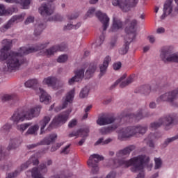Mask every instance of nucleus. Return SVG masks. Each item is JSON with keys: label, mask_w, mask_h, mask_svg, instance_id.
<instances>
[{"label": "nucleus", "mask_w": 178, "mask_h": 178, "mask_svg": "<svg viewBox=\"0 0 178 178\" xmlns=\"http://www.w3.org/2000/svg\"><path fill=\"white\" fill-rule=\"evenodd\" d=\"M175 118H173L172 115H167L160 118V122H161L162 126H165V130H169L170 126L173 124Z\"/></svg>", "instance_id": "obj_21"}, {"label": "nucleus", "mask_w": 178, "mask_h": 178, "mask_svg": "<svg viewBox=\"0 0 178 178\" xmlns=\"http://www.w3.org/2000/svg\"><path fill=\"white\" fill-rule=\"evenodd\" d=\"M48 169L44 163L40 164L38 168H33L31 170V175L33 178H44L42 175L47 173Z\"/></svg>", "instance_id": "obj_15"}, {"label": "nucleus", "mask_w": 178, "mask_h": 178, "mask_svg": "<svg viewBox=\"0 0 178 178\" xmlns=\"http://www.w3.org/2000/svg\"><path fill=\"white\" fill-rule=\"evenodd\" d=\"M133 118L134 119H135V120H141V119H143L144 116H143V112L141 111H139L138 113L133 115Z\"/></svg>", "instance_id": "obj_51"}, {"label": "nucleus", "mask_w": 178, "mask_h": 178, "mask_svg": "<svg viewBox=\"0 0 178 178\" xmlns=\"http://www.w3.org/2000/svg\"><path fill=\"white\" fill-rule=\"evenodd\" d=\"M120 122L122 120L120 118H117L111 115H103L98 118L97 120V124L99 126H106V124H111V123H116L115 126H120Z\"/></svg>", "instance_id": "obj_10"}, {"label": "nucleus", "mask_w": 178, "mask_h": 178, "mask_svg": "<svg viewBox=\"0 0 178 178\" xmlns=\"http://www.w3.org/2000/svg\"><path fill=\"white\" fill-rule=\"evenodd\" d=\"M136 147L134 145L128 146L116 152L115 156L117 159L113 160L114 168L122 166V168H131V171L134 173L137 172H143L144 164L149 162V157L145 155H139L131 158L129 160H126L130 155L131 151H134Z\"/></svg>", "instance_id": "obj_1"}, {"label": "nucleus", "mask_w": 178, "mask_h": 178, "mask_svg": "<svg viewBox=\"0 0 178 178\" xmlns=\"http://www.w3.org/2000/svg\"><path fill=\"white\" fill-rule=\"evenodd\" d=\"M113 66L114 70H119V69L122 67V63L120 62L115 63Z\"/></svg>", "instance_id": "obj_58"}, {"label": "nucleus", "mask_w": 178, "mask_h": 178, "mask_svg": "<svg viewBox=\"0 0 178 178\" xmlns=\"http://www.w3.org/2000/svg\"><path fill=\"white\" fill-rule=\"evenodd\" d=\"M136 26H137V20L133 19L131 21L130 26L125 29L127 35L124 37V45L119 49L120 55H126L127 54L131 41L136 38Z\"/></svg>", "instance_id": "obj_5"}, {"label": "nucleus", "mask_w": 178, "mask_h": 178, "mask_svg": "<svg viewBox=\"0 0 178 178\" xmlns=\"http://www.w3.org/2000/svg\"><path fill=\"white\" fill-rule=\"evenodd\" d=\"M162 126V122H161V120L159 119L158 121L155 122H152L149 126L150 130H156V129H159V127H161Z\"/></svg>", "instance_id": "obj_41"}, {"label": "nucleus", "mask_w": 178, "mask_h": 178, "mask_svg": "<svg viewBox=\"0 0 178 178\" xmlns=\"http://www.w3.org/2000/svg\"><path fill=\"white\" fill-rule=\"evenodd\" d=\"M72 111L73 108H70L67 111L60 113L57 116H55L52 121L53 124H56V126L65 124V123L67 122V119H69V115L72 113Z\"/></svg>", "instance_id": "obj_11"}, {"label": "nucleus", "mask_w": 178, "mask_h": 178, "mask_svg": "<svg viewBox=\"0 0 178 178\" xmlns=\"http://www.w3.org/2000/svg\"><path fill=\"white\" fill-rule=\"evenodd\" d=\"M75 83H79V81L74 76L68 79L69 86H73Z\"/></svg>", "instance_id": "obj_53"}, {"label": "nucleus", "mask_w": 178, "mask_h": 178, "mask_svg": "<svg viewBox=\"0 0 178 178\" xmlns=\"http://www.w3.org/2000/svg\"><path fill=\"white\" fill-rule=\"evenodd\" d=\"M12 129V125L10 124H6L1 128V133L6 134V133H9V130Z\"/></svg>", "instance_id": "obj_48"}, {"label": "nucleus", "mask_w": 178, "mask_h": 178, "mask_svg": "<svg viewBox=\"0 0 178 178\" xmlns=\"http://www.w3.org/2000/svg\"><path fill=\"white\" fill-rule=\"evenodd\" d=\"M74 94H76V90L74 88L67 92L65 96L63 98V104L60 111L61 109H65V108H67V105H69V104L73 103V100L74 99Z\"/></svg>", "instance_id": "obj_16"}, {"label": "nucleus", "mask_w": 178, "mask_h": 178, "mask_svg": "<svg viewBox=\"0 0 178 178\" xmlns=\"http://www.w3.org/2000/svg\"><path fill=\"white\" fill-rule=\"evenodd\" d=\"M67 55L63 54L60 56L58 59H57V62L58 63H65V62L67 61Z\"/></svg>", "instance_id": "obj_50"}, {"label": "nucleus", "mask_w": 178, "mask_h": 178, "mask_svg": "<svg viewBox=\"0 0 178 178\" xmlns=\"http://www.w3.org/2000/svg\"><path fill=\"white\" fill-rule=\"evenodd\" d=\"M126 77H127L126 74L122 75V77H120V79H119L115 82L114 86H118V84L120 83V87L121 88H124V87H127V86H129V84H131V83L134 81V79L133 78V76H130L127 79L126 81H124V79H126Z\"/></svg>", "instance_id": "obj_19"}, {"label": "nucleus", "mask_w": 178, "mask_h": 178, "mask_svg": "<svg viewBox=\"0 0 178 178\" xmlns=\"http://www.w3.org/2000/svg\"><path fill=\"white\" fill-rule=\"evenodd\" d=\"M89 94H90V87L85 86L81 89L79 93V97L80 98H87Z\"/></svg>", "instance_id": "obj_38"}, {"label": "nucleus", "mask_w": 178, "mask_h": 178, "mask_svg": "<svg viewBox=\"0 0 178 178\" xmlns=\"http://www.w3.org/2000/svg\"><path fill=\"white\" fill-rule=\"evenodd\" d=\"M0 99L3 101V102H6V101H11V99H15V95H3L0 96Z\"/></svg>", "instance_id": "obj_43"}, {"label": "nucleus", "mask_w": 178, "mask_h": 178, "mask_svg": "<svg viewBox=\"0 0 178 178\" xmlns=\"http://www.w3.org/2000/svg\"><path fill=\"white\" fill-rule=\"evenodd\" d=\"M104 40H105V35L102 34L100 35L99 38L96 40L97 47H99L100 45H102Z\"/></svg>", "instance_id": "obj_52"}, {"label": "nucleus", "mask_w": 178, "mask_h": 178, "mask_svg": "<svg viewBox=\"0 0 178 178\" xmlns=\"http://www.w3.org/2000/svg\"><path fill=\"white\" fill-rule=\"evenodd\" d=\"M113 141V139H112L111 138H108L106 140H104V138H100L95 143V145H99V144H101L102 145H106V144H109L110 143H112Z\"/></svg>", "instance_id": "obj_36"}, {"label": "nucleus", "mask_w": 178, "mask_h": 178, "mask_svg": "<svg viewBox=\"0 0 178 178\" xmlns=\"http://www.w3.org/2000/svg\"><path fill=\"white\" fill-rule=\"evenodd\" d=\"M77 124V120L74 119L69 122L68 127H74Z\"/></svg>", "instance_id": "obj_60"}, {"label": "nucleus", "mask_w": 178, "mask_h": 178, "mask_svg": "<svg viewBox=\"0 0 178 178\" xmlns=\"http://www.w3.org/2000/svg\"><path fill=\"white\" fill-rule=\"evenodd\" d=\"M95 16L102 23L103 31H106V29H108V27H109V17H108L106 14L101 12L100 10L97 11L95 13Z\"/></svg>", "instance_id": "obj_14"}, {"label": "nucleus", "mask_w": 178, "mask_h": 178, "mask_svg": "<svg viewBox=\"0 0 178 178\" xmlns=\"http://www.w3.org/2000/svg\"><path fill=\"white\" fill-rule=\"evenodd\" d=\"M65 49H66V47L63 44L54 46L49 49H46L44 52V55L46 56H51V55H54L55 52H58V51H65Z\"/></svg>", "instance_id": "obj_22"}, {"label": "nucleus", "mask_w": 178, "mask_h": 178, "mask_svg": "<svg viewBox=\"0 0 178 178\" xmlns=\"http://www.w3.org/2000/svg\"><path fill=\"white\" fill-rule=\"evenodd\" d=\"M51 122V116L47 115L44 116L42 120L40 121V134H44L45 133V131L44 129L47 127V124Z\"/></svg>", "instance_id": "obj_29"}, {"label": "nucleus", "mask_w": 178, "mask_h": 178, "mask_svg": "<svg viewBox=\"0 0 178 178\" xmlns=\"http://www.w3.org/2000/svg\"><path fill=\"white\" fill-rule=\"evenodd\" d=\"M94 13H95V8H90L87 12L86 15L88 16V17H92L94 16Z\"/></svg>", "instance_id": "obj_54"}, {"label": "nucleus", "mask_w": 178, "mask_h": 178, "mask_svg": "<svg viewBox=\"0 0 178 178\" xmlns=\"http://www.w3.org/2000/svg\"><path fill=\"white\" fill-rule=\"evenodd\" d=\"M27 51V47H21L18 51L11 52L9 55L6 54V58H3L1 56V60H6L7 70L8 72H12V70H16L19 69V67L22 66L24 63V59H23V55H29L26 54Z\"/></svg>", "instance_id": "obj_2"}, {"label": "nucleus", "mask_w": 178, "mask_h": 178, "mask_svg": "<svg viewBox=\"0 0 178 178\" xmlns=\"http://www.w3.org/2000/svg\"><path fill=\"white\" fill-rule=\"evenodd\" d=\"M90 129H81L78 131H74L68 135V137H79V136H83V137H88Z\"/></svg>", "instance_id": "obj_26"}, {"label": "nucleus", "mask_w": 178, "mask_h": 178, "mask_svg": "<svg viewBox=\"0 0 178 178\" xmlns=\"http://www.w3.org/2000/svg\"><path fill=\"white\" fill-rule=\"evenodd\" d=\"M111 56H107L103 62V64L100 65V73L102 75L105 74L106 73V70L108 69V66H109V62H111Z\"/></svg>", "instance_id": "obj_28"}, {"label": "nucleus", "mask_w": 178, "mask_h": 178, "mask_svg": "<svg viewBox=\"0 0 178 178\" xmlns=\"http://www.w3.org/2000/svg\"><path fill=\"white\" fill-rule=\"evenodd\" d=\"M122 29H123V22H122L120 19L113 17L110 31L111 33H116V31H119V30H122Z\"/></svg>", "instance_id": "obj_20"}, {"label": "nucleus", "mask_w": 178, "mask_h": 178, "mask_svg": "<svg viewBox=\"0 0 178 178\" xmlns=\"http://www.w3.org/2000/svg\"><path fill=\"white\" fill-rule=\"evenodd\" d=\"M40 112V106L31 108L24 107L15 111L10 118V120H12L13 123L17 124V123H19V122H24V120H31V119L37 118V116H39Z\"/></svg>", "instance_id": "obj_3"}, {"label": "nucleus", "mask_w": 178, "mask_h": 178, "mask_svg": "<svg viewBox=\"0 0 178 178\" xmlns=\"http://www.w3.org/2000/svg\"><path fill=\"white\" fill-rule=\"evenodd\" d=\"M97 70V65H90V67L88 68L85 73V76L86 79H91L92 77V74L95 73V71Z\"/></svg>", "instance_id": "obj_33"}, {"label": "nucleus", "mask_w": 178, "mask_h": 178, "mask_svg": "<svg viewBox=\"0 0 178 178\" xmlns=\"http://www.w3.org/2000/svg\"><path fill=\"white\" fill-rule=\"evenodd\" d=\"M30 23H34V17L33 16H29L28 17L26 20L24 21V24H30Z\"/></svg>", "instance_id": "obj_55"}, {"label": "nucleus", "mask_w": 178, "mask_h": 178, "mask_svg": "<svg viewBox=\"0 0 178 178\" xmlns=\"http://www.w3.org/2000/svg\"><path fill=\"white\" fill-rule=\"evenodd\" d=\"M112 3L113 6H119L122 12H129L138 3V0H113Z\"/></svg>", "instance_id": "obj_7"}, {"label": "nucleus", "mask_w": 178, "mask_h": 178, "mask_svg": "<svg viewBox=\"0 0 178 178\" xmlns=\"http://www.w3.org/2000/svg\"><path fill=\"white\" fill-rule=\"evenodd\" d=\"M119 127V125L113 124L108 127H102L99 129V133L101 134H109V133H112V131H115L116 129Z\"/></svg>", "instance_id": "obj_31"}, {"label": "nucleus", "mask_w": 178, "mask_h": 178, "mask_svg": "<svg viewBox=\"0 0 178 178\" xmlns=\"http://www.w3.org/2000/svg\"><path fill=\"white\" fill-rule=\"evenodd\" d=\"M173 47L167 46L161 49L160 59L164 63H178V52L172 53Z\"/></svg>", "instance_id": "obj_6"}, {"label": "nucleus", "mask_w": 178, "mask_h": 178, "mask_svg": "<svg viewBox=\"0 0 178 178\" xmlns=\"http://www.w3.org/2000/svg\"><path fill=\"white\" fill-rule=\"evenodd\" d=\"M30 126V124L24 123V124H18L17 126V129L20 131L21 133H24L27 130V128Z\"/></svg>", "instance_id": "obj_44"}, {"label": "nucleus", "mask_w": 178, "mask_h": 178, "mask_svg": "<svg viewBox=\"0 0 178 178\" xmlns=\"http://www.w3.org/2000/svg\"><path fill=\"white\" fill-rule=\"evenodd\" d=\"M25 87L27 88H31V87H34V86H37L38 84V80L33 79H29L26 82H25Z\"/></svg>", "instance_id": "obj_39"}, {"label": "nucleus", "mask_w": 178, "mask_h": 178, "mask_svg": "<svg viewBox=\"0 0 178 178\" xmlns=\"http://www.w3.org/2000/svg\"><path fill=\"white\" fill-rule=\"evenodd\" d=\"M142 94H145V95H148L149 92H151V88L148 86H142L140 90Z\"/></svg>", "instance_id": "obj_46"}, {"label": "nucleus", "mask_w": 178, "mask_h": 178, "mask_svg": "<svg viewBox=\"0 0 178 178\" xmlns=\"http://www.w3.org/2000/svg\"><path fill=\"white\" fill-rule=\"evenodd\" d=\"M15 22L13 21H12V19H10L8 23L4 26V28H6V30H8V29H10V27H12L13 26V24Z\"/></svg>", "instance_id": "obj_57"}, {"label": "nucleus", "mask_w": 178, "mask_h": 178, "mask_svg": "<svg viewBox=\"0 0 178 178\" xmlns=\"http://www.w3.org/2000/svg\"><path fill=\"white\" fill-rule=\"evenodd\" d=\"M38 12L41 16H51L55 12V4L51 3H42L39 7Z\"/></svg>", "instance_id": "obj_13"}, {"label": "nucleus", "mask_w": 178, "mask_h": 178, "mask_svg": "<svg viewBox=\"0 0 178 178\" xmlns=\"http://www.w3.org/2000/svg\"><path fill=\"white\" fill-rule=\"evenodd\" d=\"M104 161V156L99 154H92L89 157L88 165L91 168L93 173H97L99 168H98V162Z\"/></svg>", "instance_id": "obj_12"}, {"label": "nucleus", "mask_w": 178, "mask_h": 178, "mask_svg": "<svg viewBox=\"0 0 178 178\" xmlns=\"http://www.w3.org/2000/svg\"><path fill=\"white\" fill-rule=\"evenodd\" d=\"M154 162V169H161V168H162V159L161 158H155Z\"/></svg>", "instance_id": "obj_49"}, {"label": "nucleus", "mask_w": 178, "mask_h": 178, "mask_svg": "<svg viewBox=\"0 0 178 178\" xmlns=\"http://www.w3.org/2000/svg\"><path fill=\"white\" fill-rule=\"evenodd\" d=\"M49 45V42H45L40 44H38L36 46H33L31 47H26V51L24 54H33V52H37V51H41V49H44L47 48Z\"/></svg>", "instance_id": "obj_23"}, {"label": "nucleus", "mask_w": 178, "mask_h": 178, "mask_svg": "<svg viewBox=\"0 0 178 178\" xmlns=\"http://www.w3.org/2000/svg\"><path fill=\"white\" fill-rule=\"evenodd\" d=\"M31 163H33L34 166L40 163V161H38V159H37L35 155L31 156L26 163H23L20 166V168L15 170L13 173L8 174L6 178L16 177L17 175H20L21 172H23V170H26V169H27L30 166V165H31Z\"/></svg>", "instance_id": "obj_8"}, {"label": "nucleus", "mask_w": 178, "mask_h": 178, "mask_svg": "<svg viewBox=\"0 0 178 178\" xmlns=\"http://www.w3.org/2000/svg\"><path fill=\"white\" fill-rule=\"evenodd\" d=\"M44 29H45V25H44V24L41 22H37L35 24L34 35H41V33L44 31Z\"/></svg>", "instance_id": "obj_32"}, {"label": "nucleus", "mask_w": 178, "mask_h": 178, "mask_svg": "<svg viewBox=\"0 0 178 178\" xmlns=\"http://www.w3.org/2000/svg\"><path fill=\"white\" fill-rule=\"evenodd\" d=\"M84 135H86V134H83V135H81V136L83 137V139H81L79 142V145H82L86 142V137H87V136H84Z\"/></svg>", "instance_id": "obj_62"}, {"label": "nucleus", "mask_w": 178, "mask_h": 178, "mask_svg": "<svg viewBox=\"0 0 178 178\" xmlns=\"http://www.w3.org/2000/svg\"><path fill=\"white\" fill-rule=\"evenodd\" d=\"M13 40L4 39L2 40V48L1 49V55L3 59H6V55H8V51L12 48Z\"/></svg>", "instance_id": "obj_18"}, {"label": "nucleus", "mask_w": 178, "mask_h": 178, "mask_svg": "<svg viewBox=\"0 0 178 178\" xmlns=\"http://www.w3.org/2000/svg\"><path fill=\"white\" fill-rule=\"evenodd\" d=\"M24 17H26V13L14 15L11 18V22H13L14 23H19V22H23V20H24Z\"/></svg>", "instance_id": "obj_37"}, {"label": "nucleus", "mask_w": 178, "mask_h": 178, "mask_svg": "<svg viewBox=\"0 0 178 178\" xmlns=\"http://www.w3.org/2000/svg\"><path fill=\"white\" fill-rule=\"evenodd\" d=\"M18 3L21 5L23 9H29V7L31 3V0H21Z\"/></svg>", "instance_id": "obj_45"}, {"label": "nucleus", "mask_w": 178, "mask_h": 178, "mask_svg": "<svg viewBox=\"0 0 178 178\" xmlns=\"http://www.w3.org/2000/svg\"><path fill=\"white\" fill-rule=\"evenodd\" d=\"M86 72V67H81V68L75 70L74 72V77L78 81H82L84 79V73Z\"/></svg>", "instance_id": "obj_27"}, {"label": "nucleus", "mask_w": 178, "mask_h": 178, "mask_svg": "<svg viewBox=\"0 0 178 178\" xmlns=\"http://www.w3.org/2000/svg\"><path fill=\"white\" fill-rule=\"evenodd\" d=\"M79 17L78 13H74L67 15L68 20H74V19H77Z\"/></svg>", "instance_id": "obj_56"}, {"label": "nucleus", "mask_w": 178, "mask_h": 178, "mask_svg": "<svg viewBox=\"0 0 178 178\" xmlns=\"http://www.w3.org/2000/svg\"><path fill=\"white\" fill-rule=\"evenodd\" d=\"M158 138V136L156 134H149L147 137L145 139V143L150 147L151 148H154V141Z\"/></svg>", "instance_id": "obj_30"}, {"label": "nucleus", "mask_w": 178, "mask_h": 178, "mask_svg": "<svg viewBox=\"0 0 178 178\" xmlns=\"http://www.w3.org/2000/svg\"><path fill=\"white\" fill-rule=\"evenodd\" d=\"M43 83L48 86V87H51V88L55 90H59V88H62L65 86V82L58 80V77L55 76L44 78Z\"/></svg>", "instance_id": "obj_9"}, {"label": "nucleus", "mask_w": 178, "mask_h": 178, "mask_svg": "<svg viewBox=\"0 0 178 178\" xmlns=\"http://www.w3.org/2000/svg\"><path fill=\"white\" fill-rule=\"evenodd\" d=\"M157 34H162L165 33V28L163 27H160L156 30Z\"/></svg>", "instance_id": "obj_63"}, {"label": "nucleus", "mask_w": 178, "mask_h": 178, "mask_svg": "<svg viewBox=\"0 0 178 178\" xmlns=\"http://www.w3.org/2000/svg\"><path fill=\"white\" fill-rule=\"evenodd\" d=\"M80 26H81V24H80V23H78L76 25H73L72 24H67V26H65L64 27V30H72L73 29L76 30V29H79V27H80Z\"/></svg>", "instance_id": "obj_47"}, {"label": "nucleus", "mask_w": 178, "mask_h": 178, "mask_svg": "<svg viewBox=\"0 0 178 178\" xmlns=\"http://www.w3.org/2000/svg\"><path fill=\"white\" fill-rule=\"evenodd\" d=\"M147 130H148V126L147 125L122 127L117 131L118 140L123 141L125 138H131L137 134L144 136L147 133Z\"/></svg>", "instance_id": "obj_4"}, {"label": "nucleus", "mask_w": 178, "mask_h": 178, "mask_svg": "<svg viewBox=\"0 0 178 178\" xmlns=\"http://www.w3.org/2000/svg\"><path fill=\"white\" fill-rule=\"evenodd\" d=\"M173 10V2L170 0L165 1L163 8V14L161 15V19H165L166 16L170 15Z\"/></svg>", "instance_id": "obj_24"}, {"label": "nucleus", "mask_w": 178, "mask_h": 178, "mask_svg": "<svg viewBox=\"0 0 178 178\" xmlns=\"http://www.w3.org/2000/svg\"><path fill=\"white\" fill-rule=\"evenodd\" d=\"M38 91L41 94V95L40 97V102H43L46 105H47V104H49V102H51V95H49L45 90H44V89H42L41 88H40L38 89Z\"/></svg>", "instance_id": "obj_25"}, {"label": "nucleus", "mask_w": 178, "mask_h": 178, "mask_svg": "<svg viewBox=\"0 0 178 178\" xmlns=\"http://www.w3.org/2000/svg\"><path fill=\"white\" fill-rule=\"evenodd\" d=\"M63 17L60 14H56L48 18L49 22H63Z\"/></svg>", "instance_id": "obj_40"}, {"label": "nucleus", "mask_w": 178, "mask_h": 178, "mask_svg": "<svg viewBox=\"0 0 178 178\" xmlns=\"http://www.w3.org/2000/svg\"><path fill=\"white\" fill-rule=\"evenodd\" d=\"M169 102V97H168V93L166 92L165 94L161 95L160 97H158L156 99V102Z\"/></svg>", "instance_id": "obj_42"}, {"label": "nucleus", "mask_w": 178, "mask_h": 178, "mask_svg": "<svg viewBox=\"0 0 178 178\" xmlns=\"http://www.w3.org/2000/svg\"><path fill=\"white\" fill-rule=\"evenodd\" d=\"M19 140L17 139H11L10 143L7 147L8 151H12L16 149L19 147Z\"/></svg>", "instance_id": "obj_34"}, {"label": "nucleus", "mask_w": 178, "mask_h": 178, "mask_svg": "<svg viewBox=\"0 0 178 178\" xmlns=\"http://www.w3.org/2000/svg\"><path fill=\"white\" fill-rule=\"evenodd\" d=\"M69 147H70V145H67L63 150L62 152L63 154H69Z\"/></svg>", "instance_id": "obj_64"}, {"label": "nucleus", "mask_w": 178, "mask_h": 178, "mask_svg": "<svg viewBox=\"0 0 178 178\" xmlns=\"http://www.w3.org/2000/svg\"><path fill=\"white\" fill-rule=\"evenodd\" d=\"M5 6L0 5V16H3V15H5Z\"/></svg>", "instance_id": "obj_61"}, {"label": "nucleus", "mask_w": 178, "mask_h": 178, "mask_svg": "<svg viewBox=\"0 0 178 178\" xmlns=\"http://www.w3.org/2000/svg\"><path fill=\"white\" fill-rule=\"evenodd\" d=\"M40 129V126L38 124H35L33 126H31L29 128L27 131L26 132V136H29V134L34 135L35 136L37 134V131H38V129Z\"/></svg>", "instance_id": "obj_35"}, {"label": "nucleus", "mask_w": 178, "mask_h": 178, "mask_svg": "<svg viewBox=\"0 0 178 178\" xmlns=\"http://www.w3.org/2000/svg\"><path fill=\"white\" fill-rule=\"evenodd\" d=\"M58 137V135L56 134H53L50 135L49 136L44 138L39 144H32L27 146L29 149H33V148H35L38 145H49L51 143H54L55 140H56V138Z\"/></svg>", "instance_id": "obj_17"}, {"label": "nucleus", "mask_w": 178, "mask_h": 178, "mask_svg": "<svg viewBox=\"0 0 178 178\" xmlns=\"http://www.w3.org/2000/svg\"><path fill=\"white\" fill-rule=\"evenodd\" d=\"M56 145V147L53 146L51 147V152H52L56 151L58 148H60V147H62V145H63V143H57Z\"/></svg>", "instance_id": "obj_59"}]
</instances>
